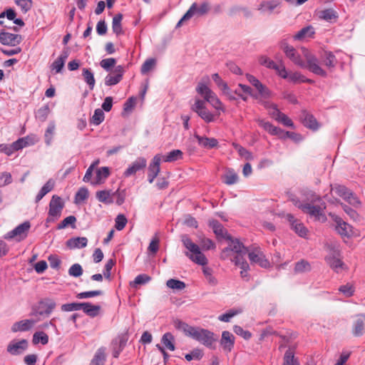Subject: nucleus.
Segmentation results:
<instances>
[{"label":"nucleus","mask_w":365,"mask_h":365,"mask_svg":"<svg viewBox=\"0 0 365 365\" xmlns=\"http://www.w3.org/2000/svg\"><path fill=\"white\" fill-rule=\"evenodd\" d=\"M287 138L292 139L294 142H299L302 140V135L300 134L282 130V133L279 135V138L286 139Z\"/></svg>","instance_id":"nucleus-58"},{"label":"nucleus","mask_w":365,"mask_h":365,"mask_svg":"<svg viewBox=\"0 0 365 365\" xmlns=\"http://www.w3.org/2000/svg\"><path fill=\"white\" fill-rule=\"evenodd\" d=\"M36 323L34 319H25L13 324L11 330L14 332L28 331Z\"/></svg>","instance_id":"nucleus-26"},{"label":"nucleus","mask_w":365,"mask_h":365,"mask_svg":"<svg viewBox=\"0 0 365 365\" xmlns=\"http://www.w3.org/2000/svg\"><path fill=\"white\" fill-rule=\"evenodd\" d=\"M160 160L161 157L159 155H156L154 156L152 163L149 165L148 177L150 183H152L154 181L155 178L160 173Z\"/></svg>","instance_id":"nucleus-21"},{"label":"nucleus","mask_w":365,"mask_h":365,"mask_svg":"<svg viewBox=\"0 0 365 365\" xmlns=\"http://www.w3.org/2000/svg\"><path fill=\"white\" fill-rule=\"evenodd\" d=\"M196 91L204 97L205 100L213 93L205 84L201 82L198 83Z\"/></svg>","instance_id":"nucleus-54"},{"label":"nucleus","mask_w":365,"mask_h":365,"mask_svg":"<svg viewBox=\"0 0 365 365\" xmlns=\"http://www.w3.org/2000/svg\"><path fill=\"white\" fill-rule=\"evenodd\" d=\"M230 242L229 246L231 247L232 252L236 253V256L243 257L248 254L250 250L245 247L237 238L227 240Z\"/></svg>","instance_id":"nucleus-20"},{"label":"nucleus","mask_w":365,"mask_h":365,"mask_svg":"<svg viewBox=\"0 0 365 365\" xmlns=\"http://www.w3.org/2000/svg\"><path fill=\"white\" fill-rule=\"evenodd\" d=\"M248 257L252 263L257 264L262 268L270 267V262L260 250L259 247H254L248 252Z\"/></svg>","instance_id":"nucleus-9"},{"label":"nucleus","mask_w":365,"mask_h":365,"mask_svg":"<svg viewBox=\"0 0 365 365\" xmlns=\"http://www.w3.org/2000/svg\"><path fill=\"white\" fill-rule=\"evenodd\" d=\"M76 222V217L73 215H70V216L66 217L63 220H62L57 225V229L62 230V229L66 228L68 225H71V227L75 228L76 227V225H75Z\"/></svg>","instance_id":"nucleus-47"},{"label":"nucleus","mask_w":365,"mask_h":365,"mask_svg":"<svg viewBox=\"0 0 365 365\" xmlns=\"http://www.w3.org/2000/svg\"><path fill=\"white\" fill-rule=\"evenodd\" d=\"M127 222H128V220H127L126 217H125V215L120 214L115 218V227L118 230H122L125 227Z\"/></svg>","instance_id":"nucleus-62"},{"label":"nucleus","mask_w":365,"mask_h":365,"mask_svg":"<svg viewBox=\"0 0 365 365\" xmlns=\"http://www.w3.org/2000/svg\"><path fill=\"white\" fill-rule=\"evenodd\" d=\"M55 186L53 179H49L41 187L36 197V202L38 203L48 192H51Z\"/></svg>","instance_id":"nucleus-33"},{"label":"nucleus","mask_w":365,"mask_h":365,"mask_svg":"<svg viewBox=\"0 0 365 365\" xmlns=\"http://www.w3.org/2000/svg\"><path fill=\"white\" fill-rule=\"evenodd\" d=\"M82 310L88 316L95 317L99 314L101 306L94 305L89 302H83Z\"/></svg>","instance_id":"nucleus-31"},{"label":"nucleus","mask_w":365,"mask_h":365,"mask_svg":"<svg viewBox=\"0 0 365 365\" xmlns=\"http://www.w3.org/2000/svg\"><path fill=\"white\" fill-rule=\"evenodd\" d=\"M115 193V192L113 193L111 190H104L98 191L96 194V197L101 202L111 204L113 202L112 195Z\"/></svg>","instance_id":"nucleus-34"},{"label":"nucleus","mask_w":365,"mask_h":365,"mask_svg":"<svg viewBox=\"0 0 365 365\" xmlns=\"http://www.w3.org/2000/svg\"><path fill=\"white\" fill-rule=\"evenodd\" d=\"M173 325L174 327L179 329L183 331L185 334L190 336L191 329H193L194 327L189 326L185 322H183L180 319H175L173 320Z\"/></svg>","instance_id":"nucleus-45"},{"label":"nucleus","mask_w":365,"mask_h":365,"mask_svg":"<svg viewBox=\"0 0 365 365\" xmlns=\"http://www.w3.org/2000/svg\"><path fill=\"white\" fill-rule=\"evenodd\" d=\"M302 119L304 125L311 130H316L319 127V125L314 115L307 113L306 110H303Z\"/></svg>","instance_id":"nucleus-25"},{"label":"nucleus","mask_w":365,"mask_h":365,"mask_svg":"<svg viewBox=\"0 0 365 365\" xmlns=\"http://www.w3.org/2000/svg\"><path fill=\"white\" fill-rule=\"evenodd\" d=\"M271 69L275 70L277 71V74L282 78H287L288 73L285 68V66L283 65L282 63H280L279 64H277L274 62V66L272 67Z\"/></svg>","instance_id":"nucleus-61"},{"label":"nucleus","mask_w":365,"mask_h":365,"mask_svg":"<svg viewBox=\"0 0 365 365\" xmlns=\"http://www.w3.org/2000/svg\"><path fill=\"white\" fill-rule=\"evenodd\" d=\"M352 334L356 336H361L365 333V314H360L356 315L352 321L351 325Z\"/></svg>","instance_id":"nucleus-13"},{"label":"nucleus","mask_w":365,"mask_h":365,"mask_svg":"<svg viewBox=\"0 0 365 365\" xmlns=\"http://www.w3.org/2000/svg\"><path fill=\"white\" fill-rule=\"evenodd\" d=\"M279 5V1L277 0L264 1L259 5L258 10L262 12L269 11L272 12L273 10Z\"/></svg>","instance_id":"nucleus-37"},{"label":"nucleus","mask_w":365,"mask_h":365,"mask_svg":"<svg viewBox=\"0 0 365 365\" xmlns=\"http://www.w3.org/2000/svg\"><path fill=\"white\" fill-rule=\"evenodd\" d=\"M33 342L34 344L41 342L42 344L45 345L48 342V336L43 331L36 332L33 336Z\"/></svg>","instance_id":"nucleus-53"},{"label":"nucleus","mask_w":365,"mask_h":365,"mask_svg":"<svg viewBox=\"0 0 365 365\" xmlns=\"http://www.w3.org/2000/svg\"><path fill=\"white\" fill-rule=\"evenodd\" d=\"M105 115L103 110L98 108L94 111L91 123L96 125L101 124L104 120Z\"/></svg>","instance_id":"nucleus-56"},{"label":"nucleus","mask_w":365,"mask_h":365,"mask_svg":"<svg viewBox=\"0 0 365 365\" xmlns=\"http://www.w3.org/2000/svg\"><path fill=\"white\" fill-rule=\"evenodd\" d=\"M181 241L183 245L188 250L185 252V255L189 257L192 262L200 265H205L207 264V259L204 254L200 251L197 245L192 242L191 239L187 235H182Z\"/></svg>","instance_id":"nucleus-2"},{"label":"nucleus","mask_w":365,"mask_h":365,"mask_svg":"<svg viewBox=\"0 0 365 365\" xmlns=\"http://www.w3.org/2000/svg\"><path fill=\"white\" fill-rule=\"evenodd\" d=\"M128 336L126 333L119 335L113 341V356L115 358H118L119 354L123 351L128 341Z\"/></svg>","instance_id":"nucleus-19"},{"label":"nucleus","mask_w":365,"mask_h":365,"mask_svg":"<svg viewBox=\"0 0 365 365\" xmlns=\"http://www.w3.org/2000/svg\"><path fill=\"white\" fill-rule=\"evenodd\" d=\"M292 229L294 230V232L302 237H305L308 232L307 229L299 221L293 222Z\"/></svg>","instance_id":"nucleus-48"},{"label":"nucleus","mask_w":365,"mask_h":365,"mask_svg":"<svg viewBox=\"0 0 365 365\" xmlns=\"http://www.w3.org/2000/svg\"><path fill=\"white\" fill-rule=\"evenodd\" d=\"M235 336L228 331H224L222 334L220 345L226 352H230L234 347Z\"/></svg>","instance_id":"nucleus-24"},{"label":"nucleus","mask_w":365,"mask_h":365,"mask_svg":"<svg viewBox=\"0 0 365 365\" xmlns=\"http://www.w3.org/2000/svg\"><path fill=\"white\" fill-rule=\"evenodd\" d=\"M319 18L327 21H336L338 18L337 13L332 9H327L318 12Z\"/></svg>","instance_id":"nucleus-36"},{"label":"nucleus","mask_w":365,"mask_h":365,"mask_svg":"<svg viewBox=\"0 0 365 365\" xmlns=\"http://www.w3.org/2000/svg\"><path fill=\"white\" fill-rule=\"evenodd\" d=\"M287 58L292 61L295 64L304 68L305 66L304 62L301 59L300 56L297 53L295 48L291 46L284 53Z\"/></svg>","instance_id":"nucleus-35"},{"label":"nucleus","mask_w":365,"mask_h":365,"mask_svg":"<svg viewBox=\"0 0 365 365\" xmlns=\"http://www.w3.org/2000/svg\"><path fill=\"white\" fill-rule=\"evenodd\" d=\"M174 340L173 334L170 332H167L163 334L161 341L168 349L174 351L175 349Z\"/></svg>","instance_id":"nucleus-44"},{"label":"nucleus","mask_w":365,"mask_h":365,"mask_svg":"<svg viewBox=\"0 0 365 365\" xmlns=\"http://www.w3.org/2000/svg\"><path fill=\"white\" fill-rule=\"evenodd\" d=\"M190 336L210 349H215L214 344L217 341V339L214 337V334L207 329L193 327V329H191Z\"/></svg>","instance_id":"nucleus-3"},{"label":"nucleus","mask_w":365,"mask_h":365,"mask_svg":"<svg viewBox=\"0 0 365 365\" xmlns=\"http://www.w3.org/2000/svg\"><path fill=\"white\" fill-rule=\"evenodd\" d=\"M155 63L156 61L154 58L147 59L141 67V73L143 74L147 73L155 67Z\"/></svg>","instance_id":"nucleus-59"},{"label":"nucleus","mask_w":365,"mask_h":365,"mask_svg":"<svg viewBox=\"0 0 365 365\" xmlns=\"http://www.w3.org/2000/svg\"><path fill=\"white\" fill-rule=\"evenodd\" d=\"M335 192L344 200L349 196L351 191L344 185H336L334 187Z\"/></svg>","instance_id":"nucleus-60"},{"label":"nucleus","mask_w":365,"mask_h":365,"mask_svg":"<svg viewBox=\"0 0 365 365\" xmlns=\"http://www.w3.org/2000/svg\"><path fill=\"white\" fill-rule=\"evenodd\" d=\"M314 34L312 26H307L299 31L294 36L295 40H301L307 36H312Z\"/></svg>","instance_id":"nucleus-46"},{"label":"nucleus","mask_w":365,"mask_h":365,"mask_svg":"<svg viewBox=\"0 0 365 365\" xmlns=\"http://www.w3.org/2000/svg\"><path fill=\"white\" fill-rule=\"evenodd\" d=\"M312 269L311 264L309 262L302 259L295 264L294 271L295 273H304L309 272Z\"/></svg>","instance_id":"nucleus-43"},{"label":"nucleus","mask_w":365,"mask_h":365,"mask_svg":"<svg viewBox=\"0 0 365 365\" xmlns=\"http://www.w3.org/2000/svg\"><path fill=\"white\" fill-rule=\"evenodd\" d=\"M195 138L197 139L200 145L211 149L215 148L218 145V141L217 139L214 138H207L206 136H200L198 134L195 133L194 135Z\"/></svg>","instance_id":"nucleus-27"},{"label":"nucleus","mask_w":365,"mask_h":365,"mask_svg":"<svg viewBox=\"0 0 365 365\" xmlns=\"http://www.w3.org/2000/svg\"><path fill=\"white\" fill-rule=\"evenodd\" d=\"M329 215L331 216L333 220L336 223L335 229L341 236L349 237L352 235V227L350 225L344 222L340 217L336 215L330 213Z\"/></svg>","instance_id":"nucleus-11"},{"label":"nucleus","mask_w":365,"mask_h":365,"mask_svg":"<svg viewBox=\"0 0 365 365\" xmlns=\"http://www.w3.org/2000/svg\"><path fill=\"white\" fill-rule=\"evenodd\" d=\"M294 363H297V360L294 359V353L290 349H288L286 351L284 356V364L293 365Z\"/></svg>","instance_id":"nucleus-64"},{"label":"nucleus","mask_w":365,"mask_h":365,"mask_svg":"<svg viewBox=\"0 0 365 365\" xmlns=\"http://www.w3.org/2000/svg\"><path fill=\"white\" fill-rule=\"evenodd\" d=\"M30 227L31 223L29 221H25L13 230L6 233L4 239L11 240L15 238L16 241L20 242L27 237Z\"/></svg>","instance_id":"nucleus-5"},{"label":"nucleus","mask_w":365,"mask_h":365,"mask_svg":"<svg viewBox=\"0 0 365 365\" xmlns=\"http://www.w3.org/2000/svg\"><path fill=\"white\" fill-rule=\"evenodd\" d=\"M116 60L113 58H108L101 61L100 66L106 71H110L112 68L115 66Z\"/></svg>","instance_id":"nucleus-57"},{"label":"nucleus","mask_w":365,"mask_h":365,"mask_svg":"<svg viewBox=\"0 0 365 365\" xmlns=\"http://www.w3.org/2000/svg\"><path fill=\"white\" fill-rule=\"evenodd\" d=\"M110 175V170L108 167H101L96 170V178L91 181L93 185H101L104 182L105 180Z\"/></svg>","instance_id":"nucleus-28"},{"label":"nucleus","mask_w":365,"mask_h":365,"mask_svg":"<svg viewBox=\"0 0 365 365\" xmlns=\"http://www.w3.org/2000/svg\"><path fill=\"white\" fill-rule=\"evenodd\" d=\"M205 101L210 103L215 109L224 111V108L222 106L221 101L214 92L212 95L207 96Z\"/></svg>","instance_id":"nucleus-51"},{"label":"nucleus","mask_w":365,"mask_h":365,"mask_svg":"<svg viewBox=\"0 0 365 365\" xmlns=\"http://www.w3.org/2000/svg\"><path fill=\"white\" fill-rule=\"evenodd\" d=\"M304 56L307 59V65L305 64L304 67L307 68L311 72L316 75L322 77L327 76V72L319 66L318 60L314 56L309 53L307 51H306Z\"/></svg>","instance_id":"nucleus-10"},{"label":"nucleus","mask_w":365,"mask_h":365,"mask_svg":"<svg viewBox=\"0 0 365 365\" xmlns=\"http://www.w3.org/2000/svg\"><path fill=\"white\" fill-rule=\"evenodd\" d=\"M166 285L169 288L176 290H182L186 287L184 282L175 279H168L166 282Z\"/></svg>","instance_id":"nucleus-49"},{"label":"nucleus","mask_w":365,"mask_h":365,"mask_svg":"<svg viewBox=\"0 0 365 365\" xmlns=\"http://www.w3.org/2000/svg\"><path fill=\"white\" fill-rule=\"evenodd\" d=\"M339 257V251L334 248H331L330 250V253L325 257V261L327 263L334 272L337 273L345 267L344 263L341 260Z\"/></svg>","instance_id":"nucleus-7"},{"label":"nucleus","mask_w":365,"mask_h":365,"mask_svg":"<svg viewBox=\"0 0 365 365\" xmlns=\"http://www.w3.org/2000/svg\"><path fill=\"white\" fill-rule=\"evenodd\" d=\"M298 207L304 213L314 217L316 220L322 222L327 220V217L324 213V210L326 209V203L319 196H315L312 200L311 203L299 204Z\"/></svg>","instance_id":"nucleus-1"},{"label":"nucleus","mask_w":365,"mask_h":365,"mask_svg":"<svg viewBox=\"0 0 365 365\" xmlns=\"http://www.w3.org/2000/svg\"><path fill=\"white\" fill-rule=\"evenodd\" d=\"M82 76L85 82L88 85L89 88L93 90L96 83L93 73L89 68H84L82 70Z\"/></svg>","instance_id":"nucleus-42"},{"label":"nucleus","mask_w":365,"mask_h":365,"mask_svg":"<svg viewBox=\"0 0 365 365\" xmlns=\"http://www.w3.org/2000/svg\"><path fill=\"white\" fill-rule=\"evenodd\" d=\"M22 37L19 34H11L1 30L0 31V43L3 45L15 46L21 42Z\"/></svg>","instance_id":"nucleus-16"},{"label":"nucleus","mask_w":365,"mask_h":365,"mask_svg":"<svg viewBox=\"0 0 365 365\" xmlns=\"http://www.w3.org/2000/svg\"><path fill=\"white\" fill-rule=\"evenodd\" d=\"M223 182L228 185L235 184L238 180V175L232 169H228L222 177Z\"/></svg>","instance_id":"nucleus-41"},{"label":"nucleus","mask_w":365,"mask_h":365,"mask_svg":"<svg viewBox=\"0 0 365 365\" xmlns=\"http://www.w3.org/2000/svg\"><path fill=\"white\" fill-rule=\"evenodd\" d=\"M25 138H21L12 143L11 144H1L0 152L7 155H12L14 152L18 151L27 145Z\"/></svg>","instance_id":"nucleus-14"},{"label":"nucleus","mask_w":365,"mask_h":365,"mask_svg":"<svg viewBox=\"0 0 365 365\" xmlns=\"http://www.w3.org/2000/svg\"><path fill=\"white\" fill-rule=\"evenodd\" d=\"M65 203L61 197L56 195H53L49 202L47 222H53L58 219L61 215Z\"/></svg>","instance_id":"nucleus-4"},{"label":"nucleus","mask_w":365,"mask_h":365,"mask_svg":"<svg viewBox=\"0 0 365 365\" xmlns=\"http://www.w3.org/2000/svg\"><path fill=\"white\" fill-rule=\"evenodd\" d=\"M88 240L85 237H72L66 241V246L69 249L83 248L86 247Z\"/></svg>","instance_id":"nucleus-29"},{"label":"nucleus","mask_w":365,"mask_h":365,"mask_svg":"<svg viewBox=\"0 0 365 365\" xmlns=\"http://www.w3.org/2000/svg\"><path fill=\"white\" fill-rule=\"evenodd\" d=\"M259 125L263 128L267 132L272 135H277L279 137L282 133V130L280 128L276 127L268 121L264 120H257Z\"/></svg>","instance_id":"nucleus-30"},{"label":"nucleus","mask_w":365,"mask_h":365,"mask_svg":"<svg viewBox=\"0 0 365 365\" xmlns=\"http://www.w3.org/2000/svg\"><path fill=\"white\" fill-rule=\"evenodd\" d=\"M28 347V341L21 339L19 341H11L7 346V351L12 355H18L23 353Z\"/></svg>","instance_id":"nucleus-23"},{"label":"nucleus","mask_w":365,"mask_h":365,"mask_svg":"<svg viewBox=\"0 0 365 365\" xmlns=\"http://www.w3.org/2000/svg\"><path fill=\"white\" fill-rule=\"evenodd\" d=\"M24 14L27 13L32 7V0H14Z\"/></svg>","instance_id":"nucleus-55"},{"label":"nucleus","mask_w":365,"mask_h":365,"mask_svg":"<svg viewBox=\"0 0 365 365\" xmlns=\"http://www.w3.org/2000/svg\"><path fill=\"white\" fill-rule=\"evenodd\" d=\"M208 225L212 228L217 239L231 240L232 236L227 233V230L217 220H209Z\"/></svg>","instance_id":"nucleus-15"},{"label":"nucleus","mask_w":365,"mask_h":365,"mask_svg":"<svg viewBox=\"0 0 365 365\" xmlns=\"http://www.w3.org/2000/svg\"><path fill=\"white\" fill-rule=\"evenodd\" d=\"M123 73V67L122 66H116L113 73L107 75L105 78V84L108 86L116 85L122 80Z\"/></svg>","instance_id":"nucleus-17"},{"label":"nucleus","mask_w":365,"mask_h":365,"mask_svg":"<svg viewBox=\"0 0 365 365\" xmlns=\"http://www.w3.org/2000/svg\"><path fill=\"white\" fill-rule=\"evenodd\" d=\"M183 153L178 149L173 150L167 155L163 156L164 162L171 163L182 158Z\"/></svg>","instance_id":"nucleus-39"},{"label":"nucleus","mask_w":365,"mask_h":365,"mask_svg":"<svg viewBox=\"0 0 365 365\" xmlns=\"http://www.w3.org/2000/svg\"><path fill=\"white\" fill-rule=\"evenodd\" d=\"M147 161L144 158H138L130 166H129L124 172L125 177H129L134 175L138 171L144 169L146 167Z\"/></svg>","instance_id":"nucleus-22"},{"label":"nucleus","mask_w":365,"mask_h":365,"mask_svg":"<svg viewBox=\"0 0 365 365\" xmlns=\"http://www.w3.org/2000/svg\"><path fill=\"white\" fill-rule=\"evenodd\" d=\"M209 10V6L207 3H203L200 6H197L196 3H193L187 11L184 14L181 19L178 21L176 25V28H179L182 26L184 21L190 19L195 14L202 16L205 14Z\"/></svg>","instance_id":"nucleus-6"},{"label":"nucleus","mask_w":365,"mask_h":365,"mask_svg":"<svg viewBox=\"0 0 365 365\" xmlns=\"http://www.w3.org/2000/svg\"><path fill=\"white\" fill-rule=\"evenodd\" d=\"M56 307V303L53 300L46 299L41 301L38 307L34 309L32 315L35 317L46 315L48 316Z\"/></svg>","instance_id":"nucleus-12"},{"label":"nucleus","mask_w":365,"mask_h":365,"mask_svg":"<svg viewBox=\"0 0 365 365\" xmlns=\"http://www.w3.org/2000/svg\"><path fill=\"white\" fill-rule=\"evenodd\" d=\"M123 19V14H115L112 20V29L113 33L116 36H119L124 34V31L123 29L122 26V21Z\"/></svg>","instance_id":"nucleus-32"},{"label":"nucleus","mask_w":365,"mask_h":365,"mask_svg":"<svg viewBox=\"0 0 365 365\" xmlns=\"http://www.w3.org/2000/svg\"><path fill=\"white\" fill-rule=\"evenodd\" d=\"M83 302H73L64 304L61 306L63 312H71L82 309Z\"/></svg>","instance_id":"nucleus-52"},{"label":"nucleus","mask_w":365,"mask_h":365,"mask_svg":"<svg viewBox=\"0 0 365 365\" xmlns=\"http://www.w3.org/2000/svg\"><path fill=\"white\" fill-rule=\"evenodd\" d=\"M192 110L197 113L206 123H211L215 120V115L207 109L205 101L202 100H196L195 104L192 106Z\"/></svg>","instance_id":"nucleus-8"},{"label":"nucleus","mask_w":365,"mask_h":365,"mask_svg":"<svg viewBox=\"0 0 365 365\" xmlns=\"http://www.w3.org/2000/svg\"><path fill=\"white\" fill-rule=\"evenodd\" d=\"M49 113V106L48 105H45L37 110L36 118L41 122H44L47 119Z\"/></svg>","instance_id":"nucleus-50"},{"label":"nucleus","mask_w":365,"mask_h":365,"mask_svg":"<svg viewBox=\"0 0 365 365\" xmlns=\"http://www.w3.org/2000/svg\"><path fill=\"white\" fill-rule=\"evenodd\" d=\"M231 261L234 262L235 266L240 267L241 269L240 277L245 281H249L250 275L248 271L250 270V265L243 257L235 256Z\"/></svg>","instance_id":"nucleus-18"},{"label":"nucleus","mask_w":365,"mask_h":365,"mask_svg":"<svg viewBox=\"0 0 365 365\" xmlns=\"http://www.w3.org/2000/svg\"><path fill=\"white\" fill-rule=\"evenodd\" d=\"M106 359V356L105 349L103 348H100L96 352L90 365H104Z\"/></svg>","instance_id":"nucleus-38"},{"label":"nucleus","mask_w":365,"mask_h":365,"mask_svg":"<svg viewBox=\"0 0 365 365\" xmlns=\"http://www.w3.org/2000/svg\"><path fill=\"white\" fill-rule=\"evenodd\" d=\"M255 88L258 91L262 97L268 98L271 96V91L269 89L261 82L255 87Z\"/></svg>","instance_id":"nucleus-63"},{"label":"nucleus","mask_w":365,"mask_h":365,"mask_svg":"<svg viewBox=\"0 0 365 365\" xmlns=\"http://www.w3.org/2000/svg\"><path fill=\"white\" fill-rule=\"evenodd\" d=\"M287 78L293 83H308L310 84L314 83L313 80L306 78L299 72L288 74Z\"/></svg>","instance_id":"nucleus-40"}]
</instances>
